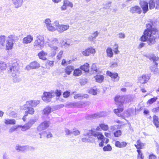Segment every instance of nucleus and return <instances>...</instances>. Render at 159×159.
Segmentation results:
<instances>
[{
  "mask_svg": "<svg viewBox=\"0 0 159 159\" xmlns=\"http://www.w3.org/2000/svg\"><path fill=\"white\" fill-rule=\"evenodd\" d=\"M154 22L151 21L146 25V28L144 30L143 34L140 38V41L143 42L148 41L149 43L153 44L155 42L156 38L153 35L157 34L159 30L156 27H153Z\"/></svg>",
  "mask_w": 159,
  "mask_h": 159,
  "instance_id": "nucleus-1",
  "label": "nucleus"
},
{
  "mask_svg": "<svg viewBox=\"0 0 159 159\" xmlns=\"http://www.w3.org/2000/svg\"><path fill=\"white\" fill-rule=\"evenodd\" d=\"M44 45V37L40 35L37 36L34 43L33 45L34 47L35 48L39 47L40 48V49H41Z\"/></svg>",
  "mask_w": 159,
  "mask_h": 159,
  "instance_id": "nucleus-2",
  "label": "nucleus"
},
{
  "mask_svg": "<svg viewBox=\"0 0 159 159\" xmlns=\"http://www.w3.org/2000/svg\"><path fill=\"white\" fill-rule=\"evenodd\" d=\"M37 104L35 101L30 100L27 101L26 102L25 105H26L28 111H26L25 112L28 113V114L33 115L34 113V110L32 107H35L37 106Z\"/></svg>",
  "mask_w": 159,
  "mask_h": 159,
  "instance_id": "nucleus-3",
  "label": "nucleus"
},
{
  "mask_svg": "<svg viewBox=\"0 0 159 159\" xmlns=\"http://www.w3.org/2000/svg\"><path fill=\"white\" fill-rule=\"evenodd\" d=\"M114 100L118 106H122L124 103L125 98L124 96L117 95L114 97Z\"/></svg>",
  "mask_w": 159,
  "mask_h": 159,
  "instance_id": "nucleus-4",
  "label": "nucleus"
},
{
  "mask_svg": "<svg viewBox=\"0 0 159 159\" xmlns=\"http://www.w3.org/2000/svg\"><path fill=\"white\" fill-rule=\"evenodd\" d=\"M14 36L10 35L8 37L6 40V48L7 50L11 49L13 46V40Z\"/></svg>",
  "mask_w": 159,
  "mask_h": 159,
  "instance_id": "nucleus-5",
  "label": "nucleus"
},
{
  "mask_svg": "<svg viewBox=\"0 0 159 159\" xmlns=\"http://www.w3.org/2000/svg\"><path fill=\"white\" fill-rule=\"evenodd\" d=\"M95 49L92 47H90L86 48L82 52L83 55L88 57L91 54H94L96 53Z\"/></svg>",
  "mask_w": 159,
  "mask_h": 159,
  "instance_id": "nucleus-6",
  "label": "nucleus"
},
{
  "mask_svg": "<svg viewBox=\"0 0 159 159\" xmlns=\"http://www.w3.org/2000/svg\"><path fill=\"white\" fill-rule=\"evenodd\" d=\"M54 24L57 30L60 32H62L66 30L69 28V25H59V23L57 22H54Z\"/></svg>",
  "mask_w": 159,
  "mask_h": 159,
  "instance_id": "nucleus-7",
  "label": "nucleus"
},
{
  "mask_svg": "<svg viewBox=\"0 0 159 159\" xmlns=\"http://www.w3.org/2000/svg\"><path fill=\"white\" fill-rule=\"evenodd\" d=\"M139 4L143 14L145 13L148 11V3L147 2L144 0H141Z\"/></svg>",
  "mask_w": 159,
  "mask_h": 159,
  "instance_id": "nucleus-8",
  "label": "nucleus"
},
{
  "mask_svg": "<svg viewBox=\"0 0 159 159\" xmlns=\"http://www.w3.org/2000/svg\"><path fill=\"white\" fill-rule=\"evenodd\" d=\"M150 79V77L148 74L143 75L138 78V82L141 84H144L148 82Z\"/></svg>",
  "mask_w": 159,
  "mask_h": 159,
  "instance_id": "nucleus-9",
  "label": "nucleus"
},
{
  "mask_svg": "<svg viewBox=\"0 0 159 159\" xmlns=\"http://www.w3.org/2000/svg\"><path fill=\"white\" fill-rule=\"evenodd\" d=\"M50 124V122L49 121H43L38 126V129L40 131L44 130L49 126Z\"/></svg>",
  "mask_w": 159,
  "mask_h": 159,
  "instance_id": "nucleus-10",
  "label": "nucleus"
},
{
  "mask_svg": "<svg viewBox=\"0 0 159 159\" xmlns=\"http://www.w3.org/2000/svg\"><path fill=\"white\" fill-rule=\"evenodd\" d=\"M91 135L95 137H97L98 140H103L105 139V137L102 133L99 132H97L91 130Z\"/></svg>",
  "mask_w": 159,
  "mask_h": 159,
  "instance_id": "nucleus-11",
  "label": "nucleus"
},
{
  "mask_svg": "<svg viewBox=\"0 0 159 159\" xmlns=\"http://www.w3.org/2000/svg\"><path fill=\"white\" fill-rule=\"evenodd\" d=\"M40 66V64L36 61H34L31 62L29 65L27 66L28 69H36L39 68Z\"/></svg>",
  "mask_w": 159,
  "mask_h": 159,
  "instance_id": "nucleus-12",
  "label": "nucleus"
},
{
  "mask_svg": "<svg viewBox=\"0 0 159 159\" xmlns=\"http://www.w3.org/2000/svg\"><path fill=\"white\" fill-rule=\"evenodd\" d=\"M130 12L132 13H137L140 14L142 12V10L139 7L136 5L130 8Z\"/></svg>",
  "mask_w": 159,
  "mask_h": 159,
  "instance_id": "nucleus-13",
  "label": "nucleus"
},
{
  "mask_svg": "<svg viewBox=\"0 0 159 159\" xmlns=\"http://www.w3.org/2000/svg\"><path fill=\"white\" fill-rule=\"evenodd\" d=\"M52 97V93L50 92H44L43 95L42 96V99L44 101H49V99Z\"/></svg>",
  "mask_w": 159,
  "mask_h": 159,
  "instance_id": "nucleus-14",
  "label": "nucleus"
},
{
  "mask_svg": "<svg viewBox=\"0 0 159 159\" xmlns=\"http://www.w3.org/2000/svg\"><path fill=\"white\" fill-rule=\"evenodd\" d=\"M74 68L75 67L73 65L67 66L64 68V72L66 75H69L71 74Z\"/></svg>",
  "mask_w": 159,
  "mask_h": 159,
  "instance_id": "nucleus-15",
  "label": "nucleus"
},
{
  "mask_svg": "<svg viewBox=\"0 0 159 159\" xmlns=\"http://www.w3.org/2000/svg\"><path fill=\"white\" fill-rule=\"evenodd\" d=\"M109 129V126L108 125L104 124H100L96 128L97 131H100L101 130L104 131H107Z\"/></svg>",
  "mask_w": 159,
  "mask_h": 159,
  "instance_id": "nucleus-16",
  "label": "nucleus"
},
{
  "mask_svg": "<svg viewBox=\"0 0 159 159\" xmlns=\"http://www.w3.org/2000/svg\"><path fill=\"white\" fill-rule=\"evenodd\" d=\"M127 143L125 141L120 142L119 141L116 140L115 142V146L120 148L125 147L126 146Z\"/></svg>",
  "mask_w": 159,
  "mask_h": 159,
  "instance_id": "nucleus-17",
  "label": "nucleus"
},
{
  "mask_svg": "<svg viewBox=\"0 0 159 159\" xmlns=\"http://www.w3.org/2000/svg\"><path fill=\"white\" fill-rule=\"evenodd\" d=\"M124 110V108L123 107L119 108H117L113 110L114 113L118 116L121 117L124 119V116L121 114V112Z\"/></svg>",
  "mask_w": 159,
  "mask_h": 159,
  "instance_id": "nucleus-18",
  "label": "nucleus"
},
{
  "mask_svg": "<svg viewBox=\"0 0 159 159\" xmlns=\"http://www.w3.org/2000/svg\"><path fill=\"white\" fill-rule=\"evenodd\" d=\"M67 7H73L72 3L67 1H64L63 2V5L61 7V10H65L66 9Z\"/></svg>",
  "mask_w": 159,
  "mask_h": 159,
  "instance_id": "nucleus-19",
  "label": "nucleus"
},
{
  "mask_svg": "<svg viewBox=\"0 0 159 159\" xmlns=\"http://www.w3.org/2000/svg\"><path fill=\"white\" fill-rule=\"evenodd\" d=\"M33 39V37L30 35H28L24 38L22 42L24 44H28L32 42Z\"/></svg>",
  "mask_w": 159,
  "mask_h": 159,
  "instance_id": "nucleus-20",
  "label": "nucleus"
},
{
  "mask_svg": "<svg viewBox=\"0 0 159 159\" xmlns=\"http://www.w3.org/2000/svg\"><path fill=\"white\" fill-rule=\"evenodd\" d=\"M37 55L40 59L44 61L47 60V59L46 56L47 55V53L43 50H42L39 52Z\"/></svg>",
  "mask_w": 159,
  "mask_h": 159,
  "instance_id": "nucleus-21",
  "label": "nucleus"
},
{
  "mask_svg": "<svg viewBox=\"0 0 159 159\" xmlns=\"http://www.w3.org/2000/svg\"><path fill=\"white\" fill-rule=\"evenodd\" d=\"M144 144L143 143L140 139H138L136 142V144L134 146L137 149V150H140L143 148Z\"/></svg>",
  "mask_w": 159,
  "mask_h": 159,
  "instance_id": "nucleus-22",
  "label": "nucleus"
},
{
  "mask_svg": "<svg viewBox=\"0 0 159 159\" xmlns=\"http://www.w3.org/2000/svg\"><path fill=\"white\" fill-rule=\"evenodd\" d=\"M18 63L16 62L13 63L11 66L9 71L11 73H14L17 70L18 67Z\"/></svg>",
  "mask_w": 159,
  "mask_h": 159,
  "instance_id": "nucleus-23",
  "label": "nucleus"
},
{
  "mask_svg": "<svg viewBox=\"0 0 159 159\" xmlns=\"http://www.w3.org/2000/svg\"><path fill=\"white\" fill-rule=\"evenodd\" d=\"M24 0H12V2L15 8L20 7L22 5Z\"/></svg>",
  "mask_w": 159,
  "mask_h": 159,
  "instance_id": "nucleus-24",
  "label": "nucleus"
},
{
  "mask_svg": "<svg viewBox=\"0 0 159 159\" xmlns=\"http://www.w3.org/2000/svg\"><path fill=\"white\" fill-rule=\"evenodd\" d=\"M35 122L34 120H32V122H28L23 126H21L20 127L22 128V129L23 131H25L31 127V125Z\"/></svg>",
  "mask_w": 159,
  "mask_h": 159,
  "instance_id": "nucleus-25",
  "label": "nucleus"
},
{
  "mask_svg": "<svg viewBox=\"0 0 159 159\" xmlns=\"http://www.w3.org/2000/svg\"><path fill=\"white\" fill-rule=\"evenodd\" d=\"M153 122L157 128L159 129V119L156 115L153 116Z\"/></svg>",
  "mask_w": 159,
  "mask_h": 159,
  "instance_id": "nucleus-26",
  "label": "nucleus"
},
{
  "mask_svg": "<svg viewBox=\"0 0 159 159\" xmlns=\"http://www.w3.org/2000/svg\"><path fill=\"white\" fill-rule=\"evenodd\" d=\"M80 68L85 72H88L89 70V65L88 63H85L81 66Z\"/></svg>",
  "mask_w": 159,
  "mask_h": 159,
  "instance_id": "nucleus-27",
  "label": "nucleus"
},
{
  "mask_svg": "<svg viewBox=\"0 0 159 159\" xmlns=\"http://www.w3.org/2000/svg\"><path fill=\"white\" fill-rule=\"evenodd\" d=\"M107 75L110 76L112 79H115L118 77V74L116 73H112L109 71H107Z\"/></svg>",
  "mask_w": 159,
  "mask_h": 159,
  "instance_id": "nucleus-28",
  "label": "nucleus"
},
{
  "mask_svg": "<svg viewBox=\"0 0 159 159\" xmlns=\"http://www.w3.org/2000/svg\"><path fill=\"white\" fill-rule=\"evenodd\" d=\"M156 0H149L148 4L149 5V8L150 9L156 8Z\"/></svg>",
  "mask_w": 159,
  "mask_h": 159,
  "instance_id": "nucleus-29",
  "label": "nucleus"
},
{
  "mask_svg": "<svg viewBox=\"0 0 159 159\" xmlns=\"http://www.w3.org/2000/svg\"><path fill=\"white\" fill-rule=\"evenodd\" d=\"M155 66H151L150 68L151 71L154 74H157L158 73V69L157 68V63H155Z\"/></svg>",
  "mask_w": 159,
  "mask_h": 159,
  "instance_id": "nucleus-30",
  "label": "nucleus"
},
{
  "mask_svg": "<svg viewBox=\"0 0 159 159\" xmlns=\"http://www.w3.org/2000/svg\"><path fill=\"white\" fill-rule=\"evenodd\" d=\"M94 77L96 81L98 83H101L104 79V76L102 75H97Z\"/></svg>",
  "mask_w": 159,
  "mask_h": 159,
  "instance_id": "nucleus-31",
  "label": "nucleus"
},
{
  "mask_svg": "<svg viewBox=\"0 0 159 159\" xmlns=\"http://www.w3.org/2000/svg\"><path fill=\"white\" fill-rule=\"evenodd\" d=\"M82 72L81 70L79 68L74 69L73 70V75L75 76H79L81 75Z\"/></svg>",
  "mask_w": 159,
  "mask_h": 159,
  "instance_id": "nucleus-32",
  "label": "nucleus"
},
{
  "mask_svg": "<svg viewBox=\"0 0 159 159\" xmlns=\"http://www.w3.org/2000/svg\"><path fill=\"white\" fill-rule=\"evenodd\" d=\"M107 56L111 58L113 57V53L112 49L110 47L107 48L106 50Z\"/></svg>",
  "mask_w": 159,
  "mask_h": 159,
  "instance_id": "nucleus-33",
  "label": "nucleus"
},
{
  "mask_svg": "<svg viewBox=\"0 0 159 159\" xmlns=\"http://www.w3.org/2000/svg\"><path fill=\"white\" fill-rule=\"evenodd\" d=\"M51 112V108L50 107H47L44 108L43 111L44 115H48Z\"/></svg>",
  "mask_w": 159,
  "mask_h": 159,
  "instance_id": "nucleus-34",
  "label": "nucleus"
},
{
  "mask_svg": "<svg viewBox=\"0 0 159 159\" xmlns=\"http://www.w3.org/2000/svg\"><path fill=\"white\" fill-rule=\"evenodd\" d=\"M16 121L14 119H5L4 123L6 125H15L16 124Z\"/></svg>",
  "mask_w": 159,
  "mask_h": 159,
  "instance_id": "nucleus-35",
  "label": "nucleus"
},
{
  "mask_svg": "<svg viewBox=\"0 0 159 159\" xmlns=\"http://www.w3.org/2000/svg\"><path fill=\"white\" fill-rule=\"evenodd\" d=\"M28 147L27 146H18L16 147V149L19 151L23 152L28 150Z\"/></svg>",
  "mask_w": 159,
  "mask_h": 159,
  "instance_id": "nucleus-36",
  "label": "nucleus"
},
{
  "mask_svg": "<svg viewBox=\"0 0 159 159\" xmlns=\"http://www.w3.org/2000/svg\"><path fill=\"white\" fill-rule=\"evenodd\" d=\"M7 67V65L5 62H0V72L5 70Z\"/></svg>",
  "mask_w": 159,
  "mask_h": 159,
  "instance_id": "nucleus-37",
  "label": "nucleus"
},
{
  "mask_svg": "<svg viewBox=\"0 0 159 159\" xmlns=\"http://www.w3.org/2000/svg\"><path fill=\"white\" fill-rule=\"evenodd\" d=\"M98 67L95 63L93 64L91 66V71L93 72H97L98 70Z\"/></svg>",
  "mask_w": 159,
  "mask_h": 159,
  "instance_id": "nucleus-38",
  "label": "nucleus"
},
{
  "mask_svg": "<svg viewBox=\"0 0 159 159\" xmlns=\"http://www.w3.org/2000/svg\"><path fill=\"white\" fill-rule=\"evenodd\" d=\"M122 134V132L121 130H117L113 133V135L114 137L118 138L120 137Z\"/></svg>",
  "mask_w": 159,
  "mask_h": 159,
  "instance_id": "nucleus-39",
  "label": "nucleus"
},
{
  "mask_svg": "<svg viewBox=\"0 0 159 159\" xmlns=\"http://www.w3.org/2000/svg\"><path fill=\"white\" fill-rule=\"evenodd\" d=\"M6 40V36L5 35L0 36V44L1 45L3 46L4 45Z\"/></svg>",
  "mask_w": 159,
  "mask_h": 159,
  "instance_id": "nucleus-40",
  "label": "nucleus"
},
{
  "mask_svg": "<svg viewBox=\"0 0 159 159\" xmlns=\"http://www.w3.org/2000/svg\"><path fill=\"white\" fill-rule=\"evenodd\" d=\"M157 97H155L153 98H151V99L148 100L147 102V104H149L150 105L152 104L153 102H156L157 99Z\"/></svg>",
  "mask_w": 159,
  "mask_h": 159,
  "instance_id": "nucleus-41",
  "label": "nucleus"
},
{
  "mask_svg": "<svg viewBox=\"0 0 159 159\" xmlns=\"http://www.w3.org/2000/svg\"><path fill=\"white\" fill-rule=\"evenodd\" d=\"M84 97V98H87L88 97V95L87 94H85L83 96H81V94L80 93L76 94L74 96V98L75 99H77L79 98H81L82 97Z\"/></svg>",
  "mask_w": 159,
  "mask_h": 159,
  "instance_id": "nucleus-42",
  "label": "nucleus"
},
{
  "mask_svg": "<svg viewBox=\"0 0 159 159\" xmlns=\"http://www.w3.org/2000/svg\"><path fill=\"white\" fill-rule=\"evenodd\" d=\"M103 149L104 151H110L112 149L111 146L109 144H107L106 146H104Z\"/></svg>",
  "mask_w": 159,
  "mask_h": 159,
  "instance_id": "nucleus-43",
  "label": "nucleus"
},
{
  "mask_svg": "<svg viewBox=\"0 0 159 159\" xmlns=\"http://www.w3.org/2000/svg\"><path fill=\"white\" fill-rule=\"evenodd\" d=\"M54 25L53 26L52 25L50 24H49V25H48L47 26V27L48 29V30L51 31H54L55 30V27H56L55 26V24L54 23Z\"/></svg>",
  "mask_w": 159,
  "mask_h": 159,
  "instance_id": "nucleus-44",
  "label": "nucleus"
},
{
  "mask_svg": "<svg viewBox=\"0 0 159 159\" xmlns=\"http://www.w3.org/2000/svg\"><path fill=\"white\" fill-rule=\"evenodd\" d=\"M54 61L48 60L45 63V65L46 66H52L53 65Z\"/></svg>",
  "mask_w": 159,
  "mask_h": 159,
  "instance_id": "nucleus-45",
  "label": "nucleus"
},
{
  "mask_svg": "<svg viewBox=\"0 0 159 159\" xmlns=\"http://www.w3.org/2000/svg\"><path fill=\"white\" fill-rule=\"evenodd\" d=\"M70 92L69 91H66L64 92L63 93V97L64 98H67L70 96Z\"/></svg>",
  "mask_w": 159,
  "mask_h": 159,
  "instance_id": "nucleus-46",
  "label": "nucleus"
},
{
  "mask_svg": "<svg viewBox=\"0 0 159 159\" xmlns=\"http://www.w3.org/2000/svg\"><path fill=\"white\" fill-rule=\"evenodd\" d=\"M137 151L138 153L137 158L138 159H143V154L141 152L140 150H137Z\"/></svg>",
  "mask_w": 159,
  "mask_h": 159,
  "instance_id": "nucleus-47",
  "label": "nucleus"
},
{
  "mask_svg": "<svg viewBox=\"0 0 159 159\" xmlns=\"http://www.w3.org/2000/svg\"><path fill=\"white\" fill-rule=\"evenodd\" d=\"M149 59L150 60L153 61L154 62H155L157 61L159 59V58L158 57H156L154 55H153L149 57Z\"/></svg>",
  "mask_w": 159,
  "mask_h": 159,
  "instance_id": "nucleus-48",
  "label": "nucleus"
},
{
  "mask_svg": "<svg viewBox=\"0 0 159 159\" xmlns=\"http://www.w3.org/2000/svg\"><path fill=\"white\" fill-rule=\"evenodd\" d=\"M97 89H91L89 90V93L91 94L95 95L97 94Z\"/></svg>",
  "mask_w": 159,
  "mask_h": 159,
  "instance_id": "nucleus-49",
  "label": "nucleus"
},
{
  "mask_svg": "<svg viewBox=\"0 0 159 159\" xmlns=\"http://www.w3.org/2000/svg\"><path fill=\"white\" fill-rule=\"evenodd\" d=\"M63 53V51L62 50L60 51L57 56V59L58 60H60L62 57Z\"/></svg>",
  "mask_w": 159,
  "mask_h": 159,
  "instance_id": "nucleus-50",
  "label": "nucleus"
},
{
  "mask_svg": "<svg viewBox=\"0 0 159 159\" xmlns=\"http://www.w3.org/2000/svg\"><path fill=\"white\" fill-rule=\"evenodd\" d=\"M55 94L57 97H60L61 94V91L60 90L57 89L55 91Z\"/></svg>",
  "mask_w": 159,
  "mask_h": 159,
  "instance_id": "nucleus-51",
  "label": "nucleus"
},
{
  "mask_svg": "<svg viewBox=\"0 0 159 159\" xmlns=\"http://www.w3.org/2000/svg\"><path fill=\"white\" fill-rule=\"evenodd\" d=\"M114 46H115V48H114V53L115 54H117L119 52V50H118V45H117L116 44H115L114 45Z\"/></svg>",
  "mask_w": 159,
  "mask_h": 159,
  "instance_id": "nucleus-52",
  "label": "nucleus"
},
{
  "mask_svg": "<svg viewBox=\"0 0 159 159\" xmlns=\"http://www.w3.org/2000/svg\"><path fill=\"white\" fill-rule=\"evenodd\" d=\"M51 43L52 45H56L58 43V41L57 39H54L52 41Z\"/></svg>",
  "mask_w": 159,
  "mask_h": 159,
  "instance_id": "nucleus-53",
  "label": "nucleus"
},
{
  "mask_svg": "<svg viewBox=\"0 0 159 159\" xmlns=\"http://www.w3.org/2000/svg\"><path fill=\"white\" fill-rule=\"evenodd\" d=\"M149 159H157L156 156L153 154H151L149 156Z\"/></svg>",
  "mask_w": 159,
  "mask_h": 159,
  "instance_id": "nucleus-54",
  "label": "nucleus"
},
{
  "mask_svg": "<svg viewBox=\"0 0 159 159\" xmlns=\"http://www.w3.org/2000/svg\"><path fill=\"white\" fill-rule=\"evenodd\" d=\"M117 66L118 64L117 62H112L111 63L110 67L111 68H112L113 67H117Z\"/></svg>",
  "mask_w": 159,
  "mask_h": 159,
  "instance_id": "nucleus-55",
  "label": "nucleus"
},
{
  "mask_svg": "<svg viewBox=\"0 0 159 159\" xmlns=\"http://www.w3.org/2000/svg\"><path fill=\"white\" fill-rule=\"evenodd\" d=\"M17 128H18L17 126L12 127L10 129L9 131H10V132H12L14 131H15L16 130V129H17Z\"/></svg>",
  "mask_w": 159,
  "mask_h": 159,
  "instance_id": "nucleus-56",
  "label": "nucleus"
},
{
  "mask_svg": "<svg viewBox=\"0 0 159 159\" xmlns=\"http://www.w3.org/2000/svg\"><path fill=\"white\" fill-rule=\"evenodd\" d=\"M45 23L46 24V26L48 25H49L51 23V20L49 19H46L45 21Z\"/></svg>",
  "mask_w": 159,
  "mask_h": 159,
  "instance_id": "nucleus-57",
  "label": "nucleus"
},
{
  "mask_svg": "<svg viewBox=\"0 0 159 159\" xmlns=\"http://www.w3.org/2000/svg\"><path fill=\"white\" fill-rule=\"evenodd\" d=\"M67 64V61L66 59H63L61 62V65L63 66H65Z\"/></svg>",
  "mask_w": 159,
  "mask_h": 159,
  "instance_id": "nucleus-58",
  "label": "nucleus"
},
{
  "mask_svg": "<svg viewBox=\"0 0 159 159\" xmlns=\"http://www.w3.org/2000/svg\"><path fill=\"white\" fill-rule=\"evenodd\" d=\"M119 37L120 38H123L125 37V34L122 33H120L118 34Z\"/></svg>",
  "mask_w": 159,
  "mask_h": 159,
  "instance_id": "nucleus-59",
  "label": "nucleus"
},
{
  "mask_svg": "<svg viewBox=\"0 0 159 159\" xmlns=\"http://www.w3.org/2000/svg\"><path fill=\"white\" fill-rule=\"evenodd\" d=\"M80 132L79 131L77 130H74L73 132V133L75 135H79L80 134Z\"/></svg>",
  "mask_w": 159,
  "mask_h": 159,
  "instance_id": "nucleus-60",
  "label": "nucleus"
},
{
  "mask_svg": "<svg viewBox=\"0 0 159 159\" xmlns=\"http://www.w3.org/2000/svg\"><path fill=\"white\" fill-rule=\"evenodd\" d=\"M28 116V113L27 112H25V114L23 116L22 118V120L24 121H25L26 120V116Z\"/></svg>",
  "mask_w": 159,
  "mask_h": 159,
  "instance_id": "nucleus-61",
  "label": "nucleus"
},
{
  "mask_svg": "<svg viewBox=\"0 0 159 159\" xmlns=\"http://www.w3.org/2000/svg\"><path fill=\"white\" fill-rule=\"evenodd\" d=\"M52 134L49 132L48 133V134H47L46 137L47 138H52Z\"/></svg>",
  "mask_w": 159,
  "mask_h": 159,
  "instance_id": "nucleus-62",
  "label": "nucleus"
},
{
  "mask_svg": "<svg viewBox=\"0 0 159 159\" xmlns=\"http://www.w3.org/2000/svg\"><path fill=\"white\" fill-rule=\"evenodd\" d=\"M104 135L107 137H109L111 136V133L108 132H105Z\"/></svg>",
  "mask_w": 159,
  "mask_h": 159,
  "instance_id": "nucleus-63",
  "label": "nucleus"
},
{
  "mask_svg": "<svg viewBox=\"0 0 159 159\" xmlns=\"http://www.w3.org/2000/svg\"><path fill=\"white\" fill-rule=\"evenodd\" d=\"M156 8L158 9L159 8V0H156Z\"/></svg>",
  "mask_w": 159,
  "mask_h": 159,
  "instance_id": "nucleus-64",
  "label": "nucleus"
}]
</instances>
